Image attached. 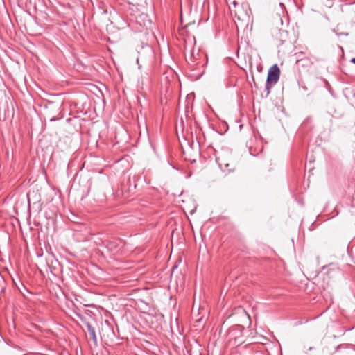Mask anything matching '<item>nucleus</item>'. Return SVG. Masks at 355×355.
I'll use <instances>...</instances> for the list:
<instances>
[{
    "label": "nucleus",
    "instance_id": "10",
    "mask_svg": "<svg viewBox=\"0 0 355 355\" xmlns=\"http://www.w3.org/2000/svg\"><path fill=\"white\" fill-rule=\"evenodd\" d=\"M306 346H304V352L305 354H307V351L306 350Z\"/></svg>",
    "mask_w": 355,
    "mask_h": 355
},
{
    "label": "nucleus",
    "instance_id": "4",
    "mask_svg": "<svg viewBox=\"0 0 355 355\" xmlns=\"http://www.w3.org/2000/svg\"><path fill=\"white\" fill-rule=\"evenodd\" d=\"M121 241L119 239H114L112 241H108L107 242L106 246L107 249L112 252L117 251V248L119 245L121 244Z\"/></svg>",
    "mask_w": 355,
    "mask_h": 355
},
{
    "label": "nucleus",
    "instance_id": "3",
    "mask_svg": "<svg viewBox=\"0 0 355 355\" xmlns=\"http://www.w3.org/2000/svg\"><path fill=\"white\" fill-rule=\"evenodd\" d=\"M280 70L277 64H274L272 66L268 73L267 80H266V89L268 90V93L270 92V89L272 85L277 83L279 78Z\"/></svg>",
    "mask_w": 355,
    "mask_h": 355
},
{
    "label": "nucleus",
    "instance_id": "9",
    "mask_svg": "<svg viewBox=\"0 0 355 355\" xmlns=\"http://www.w3.org/2000/svg\"><path fill=\"white\" fill-rule=\"evenodd\" d=\"M313 349V347H309V348H307V350L308 351H311Z\"/></svg>",
    "mask_w": 355,
    "mask_h": 355
},
{
    "label": "nucleus",
    "instance_id": "2",
    "mask_svg": "<svg viewBox=\"0 0 355 355\" xmlns=\"http://www.w3.org/2000/svg\"><path fill=\"white\" fill-rule=\"evenodd\" d=\"M239 20L248 23L250 20L251 10L247 3H242L236 9L232 10Z\"/></svg>",
    "mask_w": 355,
    "mask_h": 355
},
{
    "label": "nucleus",
    "instance_id": "8",
    "mask_svg": "<svg viewBox=\"0 0 355 355\" xmlns=\"http://www.w3.org/2000/svg\"><path fill=\"white\" fill-rule=\"evenodd\" d=\"M351 62L355 64V58H353L352 60H351Z\"/></svg>",
    "mask_w": 355,
    "mask_h": 355
},
{
    "label": "nucleus",
    "instance_id": "11",
    "mask_svg": "<svg viewBox=\"0 0 355 355\" xmlns=\"http://www.w3.org/2000/svg\"><path fill=\"white\" fill-rule=\"evenodd\" d=\"M279 6H284V5H283V3H279Z\"/></svg>",
    "mask_w": 355,
    "mask_h": 355
},
{
    "label": "nucleus",
    "instance_id": "7",
    "mask_svg": "<svg viewBox=\"0 0 355 355\" xmlns=\"http://www.w3.org/2000/svg\"><path fill=\"white\" fill-rule=\"evenodd\" d=\"M195 59V57H194V52L193 51H191V53H190V57H189V61L190 62H193V60Z\"/></svg>",
    "mask_w": 355,
    "mask_h": 355
},
{
    "label": "nucleus",
    "instance_id": "1",
    "mask_svg": "<svg viewBox=\"0 0 355 355\" xmlns=\"http://www.w3.org/2000/svg\"><path fill=\"white\" fill-rule=\"evenodd\" d=\"M244 327L241 325L231 327L227 333V340L228 343L232 347L241 345L245 342Z\"/></svg>",
    "mask_w": 355,
    "mask_h": 355
},
{
    "label": "nucleus",
    "instance_id": "6",
    "mask_svg": "<svg viewBox=\"0 0 355 355\" xmlns=\"http://www.w3.org/2000/svg\"><path fill=\"white\" fill-rule=\"evenodd\" d=\"M232 6H233V7L230 8L231 10L233 9H236V8H238V6H240V4H239L236 1H234L232 2Z\"/></svg>",
    "mask_w": 355,
    "mask_h": 355
},
{
    "label": "nucleus",
    "instance_id": "5",
    "mask_svg": "<svg viewBox=\"0 0 355 355\" xmlns=\"http://www.w3.org/2000/svg\"><path fill=\"white\" fill-rule=\"evenodd\" d=\"M86 326H87V330L89 333V335H90L92 340L94 341V344L96 345H97V337H96L94 329L92 327V325L89 322H87L86 324Z\"/></svg>",
    "mask_w": 355,
    "mask_h": 355
}]
</instances>
